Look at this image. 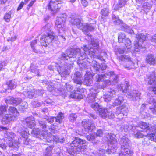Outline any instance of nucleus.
<instances>
[{
  "instance_id": "1",
  "label": "nucleus",
  "mask_w": 156,
  "mask_h": 156,
  "mask_svg": "<svg viewBox=\"0 0 156 156\" xmlns=\"http://www.w3.org/2000/svg\"><path fill=\"white\" fill-rule=\"evenodd\" d=\"M99 42L98 40H91L90 44L87 46L84 45L82 48L85 51V52H81V50L79 48H76L75 49H71L66 51L65 53L61 54V58L64 60H68L69 58H77V63L80 68L82 69H86L88 68V65L87 62L83 60L87 58V55L88 54L90 56L94 57L95 53V49H97L99 47Z\"/></svg>"
},
{
  "instance_id": "2",
  "label": "nucleus",
  "mask_w": 156,
  "mask_h": 156,
  "mask_svg": "<svg viewBox=\"0 0 156 156\" xmlns=\"http://www.w3.org/2000/svg\"><path fill=\"white\" fill-rule=\"evenodd\" d=\"M39 126L45 130L34 129L32 130L31 134L33 136H36L41 140H47V141L53 139L56 142H58L59 137L57 136L52 135V134L56 133L57 131L55 129V126L53 125L50 126L46 125L44 121L41 120L38 121Z\"/></svg>"
},
{
  "instance_id": "3",
  "label": "nucleus",
  "mask_w": 156,
  "mask_h": 156,
  "mask_svg": "<svg viewBox=\"0 0 156 156\" xmlns=\"http://www.w3.org/2000/svg\"><path fill=\"white\" fill-rule=\"evenodd\" d=\"M70 20L72 25H76L78 28L81 30L84 33H87L88 31L93 30L96 26V23H84L83 20L76 16H72Z\"/></svg>"
},
{
  "instance_id": "4",
  "label": "nucleus",
  "mask_w": 156,
  "mask_h": 156,
  "mask_svg": "<svg viewBox=\"0 0 156 156\" xmlns=\"http://www.w3.org/2000/svg\"><path fill=\"white\" fill-rule=\"evenodd\" d=\"M86 141L78 137H76L70 144L71 148L67 150L68 153L71 155H73L75 153L80 154L86 149Z\"/></svg>"
},
{
  "instance_id": "5",
  "label": "nucleus",
  "mask_w": 156,
  "mask_h": 156,
  "mask_svg": "<svg viewBox=\"0 0 156 156\" xmlns=\"http://www.w3.org/2000/svg\"><path fill=\"white\" fill-rule=\"evenodd\" d=\"M5 141L8 146L13 148H18L20 144L19 139L18 136L12 132H10L5 135Z\"/></svg>"
},
{
  "instance_id": "6",
  "label": "nucleus",
  "mask_w": 156,
  "mask_h": 156,
  "mask_svg": "<svg viewBox=\"0 0 156 156\" xmlns=\"http://www.w3.org/2000/svg\"><path fill=\"white\" fill-rule=\"evenodd\" d=\"M8 112L9 114H6L2 117L1 121L2 124H6L10 122L11 121L14 120L19 115L16 108L13 107L9 108Z\"/></svg>"
},
{
  "instance_id": "7",
  "label": "nucleus",
  "mask_w": 156,
  "mask_h": 156,
  "mask_svg": "<svg viewBox=\"0 0 156 156\" xmlns=\"http://www.w3.org/2000/svg\"><path fill=\"white\" fill-rule=\"evenodd\" d=\"M110 77V80L113 82L116 83L117 82L118 76L114 74L113 72H110L104 75H98L96 76L95 80L97 82L101 81L102 80H106V78Z\"/></svg>"
},
{
  "instance_id": "8",
  "label": "nucleus",
  "mask_w": 156,
  "mask_h": 156,
  "mask_svg": "<svg viewBox=\"0 0 156 156\" xmlns=\"http://www.w3.org/2000/svg\"><path fill=\"white\" fill-rule=\"evenodd\" d=\"M136 38L137 41H136L134 44L135 51L136 52H139L141 50L143 51V50L141 49H143V48L142 47L141 44L145 40L146 36L143 34L139 33L136 35Z\"/></svg>"
},
{
  "instance_id": "9",
  "label": "nucleus",
  "mask_w": 156,
  "mask_h": 156,
  "mask_svg": "<svg viewBox=\"0 0 156 156\" xmlns=\"http://www.w3.org/2000/svg\"><path fill=\"white\" fill-rule=\"evenodd\" d=\"M54 33L47 34L43 35L40 38V42L42 45L46 46L51 43L54 38Z\"/></svg>"
},
{
  "instance_id": "10",
  "label": "nucleus",
  "mask_w": 156,
  "mask_h": 156,
  "mask_svg": "<svg viewBox=\"0 0 156 156\" xmlns=\"http://www.w3.org/2000/svg\"><path fill=\"white\" fill-rule=\"evenodd\" d=\"M63 3L61 1H51L48 5V9L53 13H55L58 11L60 8V5Z\"/></svg>"
},
{
  "instance_id": "11",
  "label": "nucleus",
  "mask_w": 156,
  "mask_h": 156,
  "mask_svg": "<svg viewBox=\"0 0 156 156\" xmlns=\"http://www.w3.org/2000/svg\"><path fill=\"white\" fill-rule=\"evenodd\" d=\"M136 127L135 126L132 125L130 126L127 125H122L121 127V130L122 131L126 132L129 129H132L133 131V134L134 137L137 138L142 137L144 135L140 131H138L137 130H135Z\"/></svg>"
},
{
  "instance_id": "12",
  "label": "nucleus",
  "mask_w": 156,
  "mask_h": 156,
  "mask_svg": "<svg viewBox=\"0 0 156 156\" xmlns=\"http://www.w3.org/2000/svg\"><path fill=\"white\" fill-rule=\"evenodd\" d=\"M65 19L63 17L57 18L55 22V25L57 27V30L59 33L64 32L65 31L64 24Z\"/></svg>"
},
{
  "instance_id": "13",
  "label": "nucleus",
  "mask_w": 156,
  "mask_h": 156,
  "mask_svg": "<svg viewBox=\"0 0 156 156\" xmlns=\"http://www.w3.org/2000/svg\"><path fill=\"white\" fill-rule=\"evenodd\" d=\"M82 123L85 129L88 132H91L95 128L94 124L88 119H84Z\"/></svg>"
},
{
  "instance_id": "14",
  "label": "nucleus",
  "mask_w": 156,
  "mask_h": 156,
  "mask_svg": "<svg viewBox=\"0 0 156 156\" xmlns=\"http://www.w3.org/2000/svg\"><path fill=\"white\" fill-rule=\"evenodd\" d=\"M128 97L132 101H137L140 99L141 93L139 91L133 90L128 91L127 93Z\"/></svg>"
},
{
  "instance_id": "15",
  "label": "nucleus",
  "mask_w": 156,
  "mask_h": 156,
  "mask_svg": "<svg viewBox=\"0 0 156 156\" xmlns=\"http://www.w3.org/2000/svg\"><path fill=\"white\" fill-rule=\"evenodd\" d=\"M119 59L122 61H126L129 62L128 66H124V67L127 68L128 69H130L132 68V66H134V63L131 61V58L128 55H123L119 57Z\"/></svg>"
},
{
  "instance_id": "16",
  "label": "nucleus",
  "mask_w": 156,
  "mask_h": 156,
  "mask_svg": "<svg viewBox=\"0 0 156 156\" xmlns=\"http://www.w3.org/2000/svg\"><path fill=\"white\" fill-rule=\"evenodd\" d=\"M93 75L90 72L87 71L85 75L84 83L87 86H90L92 83Z\"/></svg>"
},
{
  "instance_id": "17",
  "label": "nucleus",
  "mask_w": 156,
  "mask_h": 156,
  "mask_svg": "<svg viewBox=\"0 0 156 156\" xmlns=\"http://www.w3.org/2000/svg\"><path fill=\"white\" fill-rule=\"evenodd\" d=\"M133 153L128 148H122L118 156H132Z\"/></svg>"
},
{
  "instance_id": "18",
  "label": "nucleus",
  "mask_w": 156,
  "mask_h": 156,
  "mask_svg": "<svg viewBox=\"0 0 156 156\" xmlns=\"http://www.w3.org/2000/svg\"><path fill=\"white\" fill-rule=\"evenodd\" d=\"M148 101L150 104L153 105L152 106L149 108L150 110L153 114H156V100L152 97Z\"/></svg>"
},
{
  "instance_id": "19",
  "label": "nucleus",
  "mask_w": 156,
  "mask_h": 156,
  "mask_svg": "<svg viewBox=\"0 0 156 156\" xmlns=\"http://www.w3.org/2000/svg\"><path fill=\"white\" fill-rule=\"evenodd\" d=\"M21 101L22 99L20 98H10V97L5 101V102L6 103H9L12 104H15L16 105L20 104Z\"/></svg>"
},
{
  "instance_id": "20",
  "label": "nucleus",
  "mask_w": 156,
  "mask_h": 156,
  "mask_svg": "<svg viewBox=\"0 0 156 156\" xmlns=\"http://www.w3.org/2000/svg\"><path fill=\"white\" fill-rule=\"evenodd\" d=\"M25 122L26 126L29 128H31L35 126L34 119L32 116L27 118Z\"/></svg>"
},
{
  "instance_id": "21",
  "label": "nucleus",
  "mask_w": 156,
  "mask_h": 156,
  "mask_svg": "<svg viewBox=\"0 0 156 156\" xmlns=\"http://www.w3.org/2000/svg\"><path fill=\"white\" fill-rule=\"evenodd\" d=\"M116 136L115 135L111 133H108L107 135V138L110 144L111 145H116L117 143V139H115Z\"/></svg>"
},
{
  "instance_id": "22",
  "label": "nucleus",
  "mask_w": 156,
  "mask_h": 156,
  "mask_svg": "<svg viewBox=\"0 0 156 156\" xmlns=\"http://www.w3.org/2000/svg\"><path fill=\"white\" fill-rule=\"evenodd\" d=\"M81 79L82 76L81 73L78 72H76L74 75V82L77 84H81L82 83Z\"/></svg>"
},
{
  "instance_id": "23",
  "label": "nucleus",
  "mask_w": 156,
  "mask_h": 156,
  "mask_svg": "<svg viewBox=\"0 0 156 156\" xmlns=\"http://www.w3.org/2000/svg\"><path fill=\"white\" fill-rule=\"evenodd\" d=\"M58 65V71L59 73H63L65 72L68 69L67 64L64 61L61 62Z\"/></svg>"
},
{
  "instance_id": "24",
  "label": "nucleus",
  "mask_w": 156,
  "mask_h": 156,
  "mask_svg": "<svg viewBox=\"0 0 156 156\" xmlns=\"http://www.w3.org/2000/svg\"><path fill=\"white\" fill-rule=\"evenodd\" d=\"M115 95V91L114 90H110L107 92L104 97L105 101L106 102H108L111 100L112 98Z\"/></svg>"
},
{
  "instance_id": "25",
  "label": "nucleus",
  "mask_w": 156,
  "mask_h": 156,
  "mask_svg": "<svg viewBox=\"0 0 156 156\" xmlns=\"http://www.w3.org/2000/svg\"><path fill=\"white\" fill-rule=\"evenodd\" d=\"M129 139L124 136L122 137L120 141L122 148H129Z\"/></svg>"
},
{
  "instance_id": "26",
  "label": "nucleus",
  "mask_w": 156,
  "mask_h": 156,
  "mask_svg": "<svg viewBox=\"0 0 156 156\" xmlns=\"http://www.w3.org/2000/svg\"><path fill=\"white\" fill-rule=\"evenodd\" d=\"M148 84L151 85V86H154L156 84V76L154 72L149 76L148 80Z\"/></svg>"
},
{
  "instance_id": "27",
  "label": "nucleus",
  "mask_w": 156,
  "mask_h": 156,
  "mask_svg": "<svg viewBox=\"0 0 156 156\" xmlns=\"http://www.w3.org/2000/svg\"><path fill=\"white\" fill-rule=\"evenodd\" d=\"M101 17L103 21L106 19L109 15V10L106 8H104L102 9L101 11Z\"/></svg>"
},
{
  "instance_id": "28",
  "label": "nucleus",
  "mask_w": 156,
  "mask_h": 156,
  "mask_svg": "<svg viewBox=\"0 0 156 156\" xmlns=\"http://www.w3.org/2000/svg\"><path fill=\"white\" fill-rule=\"evenodd\" d=\"M128 111L127 108L124 105H122L117 108L116 112V114H121L122 112V114L124 115V112H125L126 113Z\"/></svg>"
},
{
  "instance_id": "29",
  "label": "nucleus",
  "mask_w": 156,
  "mask_h": 156,
  "mask_svg": "<svg viewBox=\"0 0 156 156\" xmlns=\"http://www.w3.org/2000/svg\"><path fill=\"white\" fill-rule=\"evenodd\" d=\"M146 61L147 63L150 64H154L155 62V58L151 54H148L146 57Z\"/></svg>"
},
{
  "instance_id": "30",
  "label": "nucleus",
  "mask_w": 156,
  "mask_h": 156,
  "mask_svg": "<svg viewBox=\"0 0 156 156\" xmlns=\"http://www.w3.org/2000/svg\"><path fill=\"white\" fill-rule=\"evenodd\" d=\"M129 86V82L128 81H126L124 84H122L119 85L118 88L122 92H125V90H127Z\"/></svg>"
},
{
  "instance_id": "31",
  "label": "nucleus",
  "mask_w": 156,
  "mask_h": 156,
  "mask_svg": "<svg viewBox=\"0 0 156 156\" xmlns=\"http://www.w3.org/2000/svg\"><path fill=\"white\" fill-rule=\"evenodd\" d=\"M99 115L101 117L103 118H107V114L108 111L107 109L101 108L99 110Z\"/></svg>"
},
{
  "instance_id": "32",
  "label": "nucleus",
  "mask_w": 156,
  "mask_h": 156,
  "mask_svg": "<svg viewBox=\"0 0 156 156\" xmlns=\"http://www.w3.org/2000/svg\"><path fill=\"white\" fill-rule=\"evenodd\" d=\"M126 3L125 0H119V3L116 5L115 7V9L116 10H118L119 8L124 6Z\"/></svg>"
},
{
  "instance_id": "33",
  "label": "nucleus",
  "mask_w": 156,
  "mask_h": 156,
  "mask_svg": "<svg viewBox=\"0 0 156 156\" xmlns=\"http://www.w3.org/2000/svg\"><path fill=\"white\" fill-rule=\"evenodd\" d=\"M70 97L72 98L80 100L83 98V96L81 94L77 93L75 91L73 92L70 94Z\"/></svg>"
},
{
  "instance_id": "34",
  "label": "nucleus",
  "mask_w": 156,
  "mask_h": 156,
  "mask_svg": "<svg viewBox=\"0 0 156 156\" xmlns=\"http://www.w3.org/2000/svg\"><path fill=\"white\" fill-rule=\"evenodd\" d=\"M24 94L29 98H31L33 97L35 98L34 92V90H31L30 91H27L24 92Z\"/></svg>"
},
{
  "instance_id": "35",
  "label": "nucleus",
  "mask_w": 156,
  "mask_h": 156,
  "mask_svg": "<svg viewBox=\"0 0 156 156\" xmlns=\"http://www.w3.org/2000/svg\"><path fill=\"white\" fill-rule=\"evenodd\" d=\"M53 149V147L52 146H49L47 147L44 154L45 156H51L52 154V150Z\"/></svg>"
},
{
  "instance_id": "36",
  "label": "nucleus",
  "mask_w": 156,
  "mask_h": 156,
  "mask_svg": "<svg viewBox=\"0 0 156 156\" xmlns=\"http://www.w3.org/2000/svg\"><path fill=\"white\" fill-rule=\"evenodd\" d=\"M7 85L8 87V89H12L16 87V83L14 81L11 80L7 82Z\"/></svg>"
},
{
  "instance_id": "37",
  "label": "nucleus",
  "mask_w": 156,
  "mask_h": 156,
  "mask_svg": "<svg viewBox=\"0 0 156 156\" xmlns=\"http://www.w3.org/2000/svg\"><path fill=\"white\" fill-rule=\"evenodd\" d=\"M123 101V98L122 97H119L116 98L113 103L114 106H118L121 104Z\"/></svg>"
},
{
  "instance_id": "38",
  "label": "nucleus",
  "mask_w": 156,
  "mask_h": 156,
  "mask_svg": "<svg viewBox=\"0 0 156 156\" xmlns=\"http://www.w3.org/2000/svg\"><path fill=\"white\" fill-rule=\"evenodd\" d=\"M63 114L62 113H59L57 115V117H55V121L59 123H61L63 119Z\"/></svg>"
},
{
  "instance_id": "39",
  "label": "nucleus",
  "mask_w": 156,
  "mask_h": 156,
  "mask_svg": "<svg viewBox=\"0 0 156 156\" xmlns=\"http://www.w3.org/2000/svg\"><path fill=\"white\" fill-rule=\"evenodd\" d=\"M126 36L125 33H119L118 36V41L119 43L123 42L124 41H125L126 39Z\"/></svg>"
},
{
  "instance_id": "40",
  "label": "nucleus",
  "mask_w": 156,
  "mask_h": 156,
  "mask_svg": "<svg viewBox=\"0 0 156 156\" xmlns=\"http://www.w3.org/2000/svg\"><path fill=\"white\" fill-rule=\"evenodd\" d=\"M91 65L93 68L96 71H98L100 69V65L95 60L92 61Z\"/></svg>"
},
{
  "instance_id": "41",
  "label": "nucleus",
  "mask_w": 156,
  "mask_h": 156,
  "mask_svg": "<svg viewBox=\"0 0 156 156\" xmlns=\"http://www.w3.org/2000/svg\"><path fill=\"white\" fill-rule=\"evenodd\" d=\"M91 108L94 109V110L98 111L101 108H100V106L98 103H95L91 105Z\"/></svg>"
},
{
  "instance_id": "42",
  "label": "nucleus",
  "mask_w": 156,
  "mask_h": 156,
  "mask_svg": "<svg viewBox=\"0 0 156 156\" xmlns=\"http://www.w3.org/2000/svg\"><path fill=\"white\" fill-rule=\"evenodd\" d=\"M11 12L10 11L8 13H6L4 16V19L7 22H9L10 21L11 18Z\"/></svg>"
},
{
  "instance_id": "43",
  "label": "nucleus",
  "mask_w": 156,
  "mask_h": 156,
  "mask_svg": "<svg viewBox=\"0 0 156 156\" xmlns=\"http://www.w3.org/2000/svg\"><path fill=\"white\" fill-rule=\"evenodd\" d=\"M125 45L128 49H130L132 47L131 42L130 40L128 38H126L125 40Z\"/></svg>"
},
{
  "instance_id": "44",
  "label": "nucleus",
  "mask_w": 156,
  "mask_h": 156,
  "mask_svg": "<svg viewBox=\"0 0 156 156\" xmlns=\"http://www.w3.org/2000/svg\"><path fill=\"white\" fill-rule=\"evenodd\" d=\"M77 117V115L75 114H71L69 117V121L71 122H74L76 119Z\"/></svg>"
},
{
  "instance_id": "45",
  "label": "nucleus",
  "mask_w": 156,
  "mask_h": 156,
  "mask_svg": "<svg viewBox=\"0 0 156 156\" xmlns=\"http://www.w3.org/2000/svg\"><path fill=\"white\" fill-rule=\"evenodd\" d=\"M95 133L92 134H90L86 136V137L87 140L90 141H93L95 139L96 136Z\"/></svg>"
},
{
  "instance_id": "46",
  "label": "nucleus",
  "mask_w": 156,
  "mask_h": 156,
  "mask_svg": "<svg viewBox=\"0 0 156 156\" xmlns=\"http://www.w3.org/2000/svg\"><path fill=\"white\" fill-rule=\"evenodd\" d=\"M34 92L35 98L38 95H42L44 93V91L42 90H33Z\"/></svg>"
},
{
  "instance_id": "47",
  "label": "nucleus",
  "mask_w": 156,
  "mask_h": 156,
  "mask_svg": "<svg viewBox=\"0 0 156 156\" xmlns=\"http://www.w3.org/2000/svg\"><path fill=\"white\" fill-rule=\"evenodd\" d=\"M51 26V24L48 23L43 27L42 29L44 31H45L50 30Z\"/></svg>"
},
{
  "instance_id": "48",
  "label": "nucleus",
  "mask_w": 156,
  "mask_h": 156,
  "mask_svg": "<svg viewBox=\"0 0 156 156\" xmlns=\"http://www.w3.org/2000/svg\"><path fill=\"white\" fill-rule=\"evenodd\" d=\"M148 89L150 91H152L154 94H156V84L154 86L148 87Z\"/></svg>"
},
{
  "instance_id": "49",
  "label": "nucleus",
  "mask_w": 156,
  "mask_h": 156,
  "mask_svg": "<svg viewBox=\"0 0 156 156\" xmlns=\"http://www.w3.org/2000/svg\"><path fill=\"white\" fill-rule=\"evenodd\" d=\"M20 134L23 138L24 139H27L28 137V133L25 131H22Z\"/></svg>"
},
{
  "instance_id": "50",
  "label": "nucleus",
  "mask_w": 156,
  "mask_h": 156,
  "mask_svg": "<svg viewBox=\"0 0 156 156\" xmlns=\"http://www.w3.org/2000/svg\"><path fill=\"white\" fill-rule=\"evenodd\" d=\"M6 111V108L5 106H2L0 107V115L2 114Z\"/></svg>"
},
{
  "instance_id": "51",
  "label": "nucleus",
  "mask_w": 156,
  "mask_h": 156,
  "mask_svg": "<svg viewBox=\"0 0 156 156\" xmlns=\"http://www.w3.org/2000/svg\"><path fill=\"white\" fill-rule=\"evenodd\" d=\"M107 118L109 119H112L114 117V114L112 112H108L107 114Z\"/></svg>"
},
{
  "instance_id": "52",
  "label": "nucleus",
  "mask_w": 156,
  "mask_h": 156,
  "mask_svg": "<svg viewBox=\"0 0 156 156\" xmlns=\"http://www.w3.org/2000/svg\"><path fill=\"white\" fill-rule=\"evenodd\" d=\"M121 26V30L125 31L127 28H129V27L126 24L122 23Z\"/></svg>"
},
{
  "instance_id": "53",
  "label": "nucleus",
  "mask_w": 156,
  "mask_h": 156,
  "mask_svg": "<svg viewBox=\"0 0 156 156\" xmlns=\"http://www.w3.org/2000/svg\"><path fill=\"white\" fill-rule=\"evenodd\" d=\"M113 23L115 25H121V24L122 23V21L120 20L119 19L116 20L114 21Z\"/></svg>"
},
{
  "instance_id": "54",
  "label": "nucleus",
  "mask_w": 156,
  "mask_h": 156,
  "mask_svg": "<svg viewBox=\"0 0 156 156\" xmlns=\"http://www.w3.org/2000/svg\"><path fill=\"white\" fill-rule=\"evenodd\" d=\"M103 132L101 129H98L97 130L96 133V135L97 136H101L102 135Z\"/></svg>"
},
{
  "instance_id": "55",
  "label": "nucleus",
  "mask_w": 156,
  "mask_h": 156,
  "mask_svg": "<svg viewBox=\"0 0 156 156\" xmlns=\"http://www.w3.org/2000/svg\"><path fill=\"white\" fill-rule=\"evenodd\" d=\"M106 65L105 63H103L101 65H100V68H101L102 70L106 69Z\"/></svg>"
},
{
  "instance_id": "56",
  "label": "nucleus",
  "mask_w": 156,
  "mask_h": 156,
  "mask_svg": "<svg viewBox=\"0 0 156 156\" xmlns=\"http://www.w3.org/2000/svg\"><path fill=\"white\" fill-rule=\"evenodd\" d=\"M96 96V94H94L93 96H91L90 98V99L91 100V101H96L95 99L96 98L95 97Z\"/></svg>"
},
{
  "instance_id": "57",
  "label": "nucleus",
  "mask_w": 156,
  "mask_h": 156,
  "mask_svg": "<svg viewBox=\"0 0 156 156\" xmlns=\"http://www.w3.org/2000/svg\"><path fill=\"white\" fill-rule=\"evenodd\" d=\"M81 2L82 5L85 7L87 6L88 5L87 2L85 0H82Z\"/></svg>"
},
{
  "instance_id": "58",
  "label": "nucleus",
  "mask_w": 156,
  "mask_h": 156,
  "mask_svg": "<svg viewBox=\"0 0 156 156\" xmlns=\"http://www.w3.org/2000/svg\"><path fill=\"white\" fill-rule=\"evenodd\" d=\"M0 147L3 150H5L7 146L5 143H2L0 144Z\"/></svg>"
},
{
  "instance_id": "59",
  "label": "nucleus",
  "mask_w": 156,
  "mask_h": 156,
  "mask_svg": "<svg viewBox=\"0 0 156 156\" xmlns=\"http://www.w3.org/2000/svg\"><path fill=\"white\" fill-rule=\"evenodd\" d=\"M6 65V64L5 62H3L0 63V71L2 69L3 67L5 66Z\"/></svg>"
},
{
  "instance_id": "60",
  "label": "nucleus",
  "mask_w": 156,
  "mask_h": 156,
  "mask_svg": "<svg viewBox=\"0 0 156 156\" xmlns=\"http://www.w3.org/2000/svg\"><path fill=\"white\" fill-rule=\"evenodd\" d=\"M54 119H55V117H51L47 120L48 122L52 123L53 122Z\"/></svg>"
},
{
  "instance_id": "61",
  "label": "nucleus",
  "mask_w": 156,
  "mask_h": 156,
  "mask_svg": "<svg viewBox=\"0 0 156 156\" xmlns=\"http://www.w3.org/2000/svg\"><path fill=\"white\" fill-rule=\"evenodd\" d=\"M24 5V3L23 2H22L20 4L19 6L17 8V10H20L23 7V5Z\"/></svg>"
},
{
  "instance_id": "62",
  "label": "nucleus",
  "mask_w": 156,
  "mask_h": 156,
  "mask_svg": "<svg viewBox=\"0 0 156 156\" xmlns=\"http://www.w3.org/2000/svg\"><path fill=\"white\" fill-rule=\"evenodd\" d=\"M126 32L130 33L132 34L133 32V30L131 29L129 27V28H127L126 30H125Z\"/></svg>"
},
{
  "instance_id": "63",
  "label": "nucleus",
  "mask_w": 156,
  "mask_h": 156,
  "mask_svg": "<svg viewBox=\"0 0 156 156\" xmlns=\"http://www.w3.org/2000/svg\"><path fill=\"white\" fill-rule=\"evenodd\" d=\"M21 106H23L24 108H26L27 107L28 104L27 102H24L21 104Z\"/></svg>"
},
{
  "instance_id": "64",
  "label": "nucleus",
  "mask_w": 156,
  "mask_h": 156,
  "mask_svg": "<svg viewBox=\"0 0 156 156\" xmlns=\"http://www.w3.org/2000/svg\"><path fill=\"white\" fill-rule=\"evenodd\" d=\"M23 140L24 141L23 142V143L24 144L27 145L29 144V139H28V138L27 139L24 138Z\"/></svg>"
}]
</instances>
